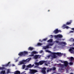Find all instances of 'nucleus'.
Instances as JSON below:
<instances>
[{
  "label": "nucleus",
  "instance_id": "obj_1",
  "mask_svg": "<svg viewBox=\"0 0 74 74\" xmlns=\"http://www.w3.org/2000/svg\"><path fill=\"white\" fill-rule=\"evenodd\" d=\"M31 74H34L36 73H37V70L35 69H31L30 71Z\"/></svg>",
  "mask_w": 74,
  "mask_h": 74
},
{
  "label": "nucleus",
  "instance_id": "obj_2",
  "mask_svg": "<svg viewBox=\"0 0 74 74\" xmlns=\"http://www.w3.org/2000/svg\"><path fill=\"white\" fill-rule=\"evenodd\" d=\"M46 68L45 67H44L42 68V70L41 71V73H42V74H46Z\"/></svg>",
  "mask_w": 74,
  "mask_h": 74
},
{
  "label": "nucleus",
  "instance_id": "obj_3",
  "mask_svg": "<svg viewBox=\"0 0 74 74\" xmlns=\"http://www.w3.org/2000/svg\"><path fill=\"white\" fill-rule=\"evenodd\" d=\"M60 31H59V30H58V29H56L53 31V33L55 34H57V33H58Z\"/></svg>",
  "mask_w": 74,
  "mask_h": 74
},
{
  "label": "nucleus",
  "instance_id": "obj_4",
  "mask_svg": "<svg viewBox=\"0 0 74 74\" xmlns=\"http://www.w3.org/2000/svg\"><path fill=\"white\" fill-rule=\"evenodd\" d=\"M46 61H41L39 62V65H42L44 63H45Z\"/></svg>",
  "mask_w": 74,
  "mask_h": 74
},
{
  "label": "nucleus",
  "instance_id": "obj_5",
  "mask_svg": "<svg viewBox=\"0 0 74 74\" xmlns=\"http://www.w3.org/2000/svg\"><path fill=\"white\" fill-rule=\"evenodd\" d=\"M64 64L65 67H67L68 66V62L67 61H65L64 62Z\"/></svg>",
  "mask_w": 74,
  "mask_h": 74
},
{
  "label": "nucleus",
  "instance_id": "obj_6",
  "mask_svg": "<svg viewBox=\"0 0 74 74\" xmlns=\"http://www.w3.org/2000/svg\"><path fill=\"white\" fill-rule=\"evenodd\" d=\"M56 55H57L58 56H61L62 55V53H61L60 52H57L56 53Z\"/></svg>",
  "mask_w": 74,
  "mask_h": 74
},
{
  "label": "nucleus",
  "instance_id": "obj_7",
  "mask_svg": "<svg viewBox=\"0 0 74 74\" xmlns=\"http://www.w3.org/2000/svg\"><path fill=\"white\" fill-rule=\"evenodd\" d=\"M58 65L60 66H61V67H62V69H64V68H65V66H64V65L63 64H58Z\"/></svg>",
  "mask_w": 74,
  "mask_h": 74
},
{
  "label": "nucleus",
  "instance_id": "obj_8",
  "mask_svg": "<svg viewBox=\"0 0 74 74\" xmlns=\"http://www.w3.org/2000/svg\"><path fill=\"white\" fill-rule=\"evenodd\" d=\"M18 55L20 56H24L23 52H21L18 54Z\"/></svg>",
  "mask_w": 74,
  "mask_h": 74
},
{
  "label": "nucleus",
  "instance_id": "obj_9",
  "mask_svg": "<svg viewBox=\"0 0 74 74\" xmlns=\"http://www.w3.org/2000/svg\"><path fill=\"white\" fill-rule=\"evenodd\" d=\"M49 48V45H46V46H44L43 47L44 49H48Z\"/></svg>",
  "mask_w": 74,
  "mask_h": 74
},
{
  "label": "nucleus",
  "instance_id": "obj_10",
  "mask_svg": "<svg viewBox=\"0 0 74 74\" xmlns=\"http://www.w3.org/2000/svg\"><path fill=\"white\" fill-rule=\"evenodd\" d=\"M28 51H33V49H34V48L32 47H29L28 48Z\"/></svg>",
  "mask_w": 74,
  "mask_h": 74
},
{
  "label": "nucleus",
  "instance_id": "obj_11",
  "mask_svg": "<svg viewBox=\"0 0 74 74\" xmlns=\"http://www.w3.org/2000/svg\"><path fill=\"white\" fill-rule=\"evenodd\" d=\"M59 44H64V45H66V42H60Z\"/></svg>",
  "mask_w": 74,
  "mask_h": 74
},
{
  "label": "nucleus",
  "instance_id": "obj_12",
  "mask_svg": "<svg viewBox=\"0 0 74 74\" xmlns=\"http://www.w3.org/2000/svg\"><path fill=\"white\" fill-rule=\"evenodd\" d=\"M38 56H39V55H35L34 56V58L35 59H37L38 58Z\"/></svg>",
  "mask_w": 74,
  "mask_h": 74
},
{
  "label": "nucleus",
  "instance_id": "obj_13",
  "mask_svg": "<svg viewBox=\"0 0 74 74\" xmlns=\"http://www.w3.org/2000/svg\"><path fill=\"white\" fill-rule=\"evenodd\" d=\"M69 59L71 62H73V61L74 60V58L73 57H71L69 58Z\"/></svg>",
  "mask_w": 74,
  "mask_h": 74
},
{
  "label": "nucleus",
  "instance_id": "obj_14",
  "mask_svg": "<svg viewBox=\"0 0 74 74\" xmlns=\"http://www.w3.org/2000/svg\"><path fill=\"white\" fill-rule=\"evenodd\" d=\"M20 73L21 72H20V71H16L15 72L14 74H20Z\"/></svg>",
  "mask_w": 74,
  "mask_h": 74
},
{
  "label": "nucleus",
  "instance_id": "obj_15",
  "mask_svg": "<svg viewBox=\"0 0 74 74\" xmlns=\"http://www.w3.org/2000/svg\"><path fill=\"white\" fill-rule=\"evenodd\" d=\"M53 58L54 59H55L56 58V53L53 52Z\"/></svg>",
  "mask_w": 74,
  "mask_h": 74
},
{
  "label": "nucleus",
  "instance_id": "obj_16",
  "mask_svg": "<svg viewBox=\"0 0 74 74\" xmlns=\"http://www.w3.org/2000/svg\"><path fill=\"white\" fill-rule=\"evenodd\" d=\"M23 54L24 55V56H25V55H27V54H28V52L26 51H24L23 52Z\"/></svg>",
  "mask_w": 74,
  "mask_h": 74
},
{
  "label": "nucleus",
  "instance_id": "obj_17",
  "mask_svg": "<svg viewBox=\"0 0 74 74\" xmlns=\"http://www.w3.org/2000/svg\"><path fill=\"white\" fill-rule=\"evenodd\" d=\"M32 54H38V52H37L36 51H34L32 52Z\"/></svg>",
  "mask_w": 74,
  "mask_h": 74
},
{
  "label": "nucleus",
  "instance_id": "obj_18",
  "mask_svg": "<svg viewBox=\"0 0 74 74\" xmlns=\"http://www.w3.org/2000/svg\"><path fill=\"white\" fill-rule=\"evenodd\" d=\"M31 60V58H28L27 59L25 60H26V62H29V61H30Z\"/></svg>",
  "mask_w": 74,
  "mask_h": 74
},
{
  "label": "nucleus",
  "instance_id": "obj_19",
  "mask_svg": "<svg viewBox=\"0 0 74 74\" xmlns=\"http://www.w3.org/2000/svg\"><path fill=\"white\" fill-rule=\"evenodd\" d=\"M43 44L42 43H41L40 42H39L38 43L37 45L38 46H39V47H40V46H41V45H42Z\"/></svg>",
  "mask_w": 74,
  "mask_h": 74
},
{
  "label": "nucleus",
  "instance_id": "obj_20",
  "mask_svg": "<svg viewBox=\"0 0 74 74\" xmlns=\"http://www.w3.org/2000/svg\"><path fill=\"white\" fill-rule=\"evenodd\" d=\"M53 40L52 39H50L49 40H48L47 41V42H52L53 41Z\"/></svg>",
  "mask_w": 74,
  "mask_h": 74
},
{
  "label": "nucleus",
  "instance_id": "obj_21",
  "mask_svg": "<svg viewBox=\"0 0 74 74\" xmlns=\"http://www.w3.org/2000/svg\"><path fill=\"white\" fill-rule=\"evenodd\" d=\"M73 49L74 50V47H72L71 49H69V51L70 52H73Z\"/></svg>",
  "mask_w": 74,
  "mask_h": 74
},
{
  "label": "nucleus",
  "instance_id": "obj_22",
  "mask_svg": "<svg viewBox=\"0 0 74 74\" xmlns=\"http://www.w3.org/2000/svg\"><path fill=\"white\" fill-rule=\"evenodd\" d=\"M27 68L32 67V64H29L27 66Z\"/></svg>",
  "mask_w": 74,
  "mask_h": 74
},
{
  "label": "nucleus",
  "instance_id": "obj_23",
  "mask_svg": "<svg viewBox=\"0 0 74 74\" xmlns=\"http://www.w3.org/2000/svg\"><path fill=\"white\" fill-rule=\"evenodd\" d=\"M5 71H1L0 72V74H5Z\"/></svg>",
  "mask_w": 74,
  "mask_h": 74
},
{
  "label": "nucleus",
  "instance_id": "obj_24",
  "mask_svg": "<svg viewBox=\"0 0 74 74\" xmlns=\"http://www.w3.org/2000/svg\"><path fill=\"white\" fill-rule=\"evenodd\" d=\"M58 37L59 38H62L63 36L62 35H58Z\"/></svg>",
  "mask_w": 74,
  "mask_h": 74
},
{
  "label": "nucleus",
  "instance_id": "obj_25",
  "mask_svg": "<svg viewBox=\"0 0 74 74\" xmlns=\"http://www.w3.org/2000/svg\"><path fill=\"white\" fill-rule=\"evenodd\" d=\"M71 23V22H67L66 23V25H70Z\"/></svg>",
  "mask_w": 74,
  "mask_h": 74
},
{
  "label": "nucleus",
  "instance_id": "obj_26",
  "mask_svg": "<svg viewBox=\"0 0 74 74\" xmlns=\"http://www.w3.org/2000/svg\"><path fill=\"white\" fill-rule=\"evenodd\" d=\"M35 64L36 66H39L40 65L39 62H35Z\"/></svg>",
  "mask_w": 74,
  "mask_h": 74
},
{
  "label": "nucleus",
  "instance_id": "obj_27",
  "mask_svg": "<svg viewBox=\"0 0 74 74\" xmlns=\"http://www.w3.org/2000/svg\"><path fill=\"white\" fill-rule=\"evenodd\" d=\"M66 24H64L62 27L63 28H65V27H66Z\"/></svg>",
  "mask_w": 74,
  "mask_h": 74
},
{
  "label": "nucleus",
  "instance_id": "obj_28",
  "mask_svg": "<svg viewBox=\"0 0 74 74\" xmlns=\"http://www.w3.org/2000/svg\"><path fill=\"white\" fill-rule=\"evenodd\" d=\"M4 69H5V68L4 67H0V70H3Z\"/></svg>",
  "mask_w": 74,
  "mask_h": 74
},
{
  "label": "nucleus",
  "instance_id": "obj_29",
  "mask_svg": "<svg viewBox=\"0 0 74 74\" xmlns=\"http://www.w3.org/2000/svg\"><path fill=\"white\" fill-rule=\"evenodd\" d=\"M10 63V62H8V63L6 64V66H9V64Z\"/></svg>",
  "mask_w": 74,
  "mask_h": 74
},
{
  "label": "nucleus",
  "instance_id": "obj_30",
  "mask_svg": "<svg viewBox=\"0 0 74 74\" xmlns=\"http://www.w3.org/2000/svg\"><path fill=\"white\" fill-rule=\"evenodd\" d=\"M25 63H24L23 61L21 62H20V64H24Z\"/></svg>",
  "mask_w": 74,
  "mask_h": 74
},
{
  "label": "nucleus",
  "instance_id": "obj_31",
  "mask_svg": "<svg viewBox=\"0 0 74 74\" xmlns=\"http://www.w3.org/2000/svg\"><path fill=\"white\" fill-rule=\"evenodd\" d=\"M22 66H23V69H25V64L23 65Z\"/></svg>",
  "mask_w": 74,
  "mask_h": 74
},
{
  "label": "nucleus",
  "instance_id": "obj_32",
  "mask_svg": "<svg viewBox=\"0 0 74 74\" xmlns=\"http://www.w3.org/2000/svg\"><path fill=\"white\" fill-rule=\"evenodd\" d=\"M47 40V38H46L45 39H43L42 40V41H46V40Z\"/></svg>",
  "mask_w": 74,
  "mask_h": 74
},
{
  "label": "nucleus",
  "instance_id": "obj_33",
  "mask_svg": "<svg viewBox=\"0 0 74 74\" xmlns=\"http://www.w3.org/2000/svg\"><path fill=\"white\" fill-rule=\"evenodd\" d=\"M52 70H56V68L55 67H53L52 68Z\"/></svg>",
  "mask_w": 74,
  "mask_h": 74
},
{
  "label": "nucleus",
  "instance_id": "obj_34",
  "mask_svg": "<svg viewBox=\"0 0 74 74\" xmlns=\"http://www.w3.org/2000/svg\"><path fill=\"white\" fill-rule=\"evenodd\" d=\"M74 63L73 62H71L69 63V64L71 66V65H73V64Z\"/></svg>",
  "mask_w": 74,
  "mask_h": 74
},
{
  "label": "nucleus",
  "instance_id": "obj_35",
  "mask_svg": "<svg viewBox=\"0 0 74 74\" xmlns=\"http://www.w3.org/2000/svg\"><path fill=\"white\" fill-rule=\"evenodd\" d=\"M53 44H51V43H50L49 44V46H52L53 45Z\"/></svg>",
  "mask_w": 74,
  "mask_h": 74
},
{
  "label": "nucleus",
  "instance_id": "obj_36",
  "mask_svg": "<svg viewBox=\"0 0 74 74\" xmlns=\"http://www.w3.org/2000/svg\"><path fill=\"white\" fill-rule=\"evenodd\" d=\"M55 37L56 38H58V35H55Z\"/></svg>",
  "mask_w": 74,
  "mask_h": 74
},
{
  "label": "nucleus",
  "instance_id": "obj_37",
  "mask_svg": "<svg viewBox=\"0 0 74 74\" xmlns=\"http://www.w3.org/2000/svg\"><path fill=\"white\" fill-rule=\"evenodd\" d=\"M56 43H59V42L58 40H56Z\"/></svg>",
  "mask_w": 74,
  "mask_h": 74
},
{
  "label": "nucleus",
  "instance_id": "obj_38",
  "mask_svg": "<svg viewBox=\"0 0 74 74\" xmlns=\"http://www.w3.org/2000/svg\"><path fill=\"white\" fill-rule=\"evenodd\" d=\"M49 70H50V72L52 70V68H51L49 69Z\"/></svg>",
  "mask_w": 74,
  "mask_h": 74
},
{
  "label": "nucleus",
  "instance_id": "obj_39",
  "mask_svg": "<svg viewBox=\"0 0 74 74\" xmlns=\"http://www.w3.org/2000/svg\"><path fill=\"white\" fill-rule=\"evenodd\" d=\"M42 52H43V51H42V50H41L40 51V53H42Z\"/></svg>",
  "mask_w": 74,
  "mask_h": 74
},
{
  "label": "nucleus",
  "instance_id": "obj_40",
  "mask_svg": "<svg viewBox=\"0 0 74 74\" xmlns=\"http://www.w3.org/2000/svg\"><path fill=\"white\" fill-rule=\"evenodd\" d=\"M49 71H50V70H49L48 69L47 70V73H48Z\"/></svg>",
  "mask_w": 74,
  "mask_h": 74
},
{
  "label": "nucleus",
  "instance_id": "obj_41",
  "mask_svg": "<svg viewBox=\"0 0 74 74\" xmlns=\"http://www.w3.org/2000/svg\"><path fill=\"white\" fill-rule=\"evenodd\" d=\"M23 62H26V60H22Z\"/></svg>",
  "mask_w": 74,
  "mask_h": 74
},
{
  "label": "nucleus",
  "instance_id": "obj_42",
  "mask_svg": "<svg viewBox=\"0 0 74 74\" xmlns=\"http://www.w3.org/2000/svg\"><path fill=\"white\" fill-rule=\"evenodd\" d=\"M69 33H74V31H70Z\"/></svg>",
  "mask_w": 74,
  "mask_h": 74
},
{
  "label": "nucleus",
  "instance_id": "obj_43",
  "mask_svg": "<svg viewBox=\"0 0 74 74\" xmlns=\"http://www.w3.org/2000/svg\"><path fill=\"white\" fill-rule=\"evenodd\" d=\"M50 36V37H51V38H52L53 37V36L52 35H51Z\"/></svg>",
  "mask_w": 74,
  "mask_h": 74
},
{
  "label": "nucleus",
  "instance_id": "obj_44",
  "mask_svg": "<svg viewBox=\"0 0 74 74\" xmlns=\"http://www.w3.org/2000/svg\"><path fill=\"white\" fill-rule=\"evenodd\" d=\"M65 28H66V29H68V28H69V27L68 26H67L65 27Z\"/></svg>",
  "mask_w": 74,
  "mask_h": 74
},
{
  "label": "nucleus",
  "instance_id": "obj_45",
  "mask_svg": "<svg viewBox=\"0 0 74 74\" xmlns=\"http://www.w3.org/2000/svg\"><path fill=\"white\" fill-rule=\"evenodd\" d=\"M49 50H46V51L47 52H48Z\"/></svg>",
  "mask_w": 74,
  "mask_h": 74
},
{
  "label": "nucleus",
  "instance_id": "obj_46",
  "mask_svg": "<svg viewBox=\"0 0 74 74\" xmlns=\"http://www.w3.org/2000/svg\"><path fill=\"white\" fill-rule=\"evenodd\" d=\"M48 52H49V53H51V51H50L49 50L48 51Z\"/></svg>",
  "mask_w": 74,
  "mask_h": 74
},
{
  "label": "nucleus",
  "instance_id": "obj_47",
  "mask_svg": "<svg viewBox=\"0 0 74 74\" xmlns=\"http://www.w3.org/2000/svg\"><path fill=\"white\" fill-rule=\"evenodd\" d=\"M51 56L49 55L48 56V58H50Z\"/></svg>",
  "mask_w": 74,
  "mask_h": 74
},
{
  "label": "nucleus",
  "instance_id": "obj_48",
  "mask_svg": "<svg viewBox=\"0 0 74 74\" xmlns=\"http://www.w3.org/2000/svg\"><path fill=\"white\" fill-rule=\"evenodd\" d=\"M31 56H34V54H32Z\"/></svg>",
  "mask_w": 74,
  "mask_h": 74
},
{
  "label": "nucleus",
  "instance_id": "obj_49",
  "mask_svg": "<svg viewBox=\"0 0 74 74\" xmlns=\"http://www.w3.org/2000/svg\"><path fill=\"white\" fill-rule=\"evenodd\" d=\"M33 66H34V64H33L32 66V67H33Z\"/></svg>",
  "mask_w": 74,
  "mask_h": 74
},
{
  "label": "nucleus",
  "instance_id": "obj_50",
  "mask_svg": "<svg viewBox=\"0 0 74 74\" xmlns=\"http://www.w3.org/2000/svg\"><path fill=\"white\" fill-rule=\"evenodd\" d=\"M72 30H73L74 31V28H72Z\"/></svg>",
  "mask_w": 74,
  "mask_h": 74
},
{
  "label": "nucleus",
  "instance_id": "obj_51",
  "mask_svg": "<svg viewBox=\"0 0 74 74\" xmlns=\"http://www.w3.org/2000/svg\"><path fill=\"white\" fill-rule=\"evenodd\" d=\"M58 31H60L59 32H62V31H61L60 30H58Z\"/></svg>",
  "mask_w": 74,
  "mask_h": 74
},
{
  "label": "nucleus",
  "instance_id": "obj_52",
  "mask_svg": "<svg viewBox=\"0 0 74 74\" xmlns=\"http://www.w3.org/2000/svg\"><path fill=\"white\" fill-rule=\"evenodd\" d=\"M13 66H15V65L14 64H12Z\"/></svg>",
  "mask_w": 74,
  "mask_h": 74
},
{
  "label": "nucleus",
  "instance_id": "obj_53",
  "mask_svg": "<svg viewBox=\"0 0 74 74\" xmlns=\"http://www.w3.org/2000/svg\"><path fill=\"white\" fill-rule=\"evenodd\" d=\"M7 73H10V72L9 71H8Z\"/></svg>",
  "mask_w": 74,
  "mask_h": 74
},
{
  "label": "nucleus",
  "instance_id": "obj_54",
  "mask_svg": "<svg viewBox=\"0 0 74 74\" xmlns=\"http://www.w3.org/2000/svg\"><path fill=\"white\" fill-rule=\"evenodd\" d=\"M70 74H73L72 73H70Z\"/></svg>",
  "mask_w": 74,
  "mask_h": 74
},
{
  "label": "nucleus",
  "instance_id": "obj_55",
  "mask_svg": "<svg viewBox=\"0 0 74 74\" xmlns=\"http://www.w3.org/2000/svg\"><path fill=\"white\" fill-rule=\"evenodd\" d=\"M25 71L23 72L22 73H25Z\"/></svg>",
  "mask_w": 74,
  "mask_h": 74
},
{
  "label": "nucleus",
  "instance_id": "obj_56",
  "mask_svg": "<svg viewBox=\"0 0 74 74\" xmlns=\"http://www.w3.org/2000/svg\"><path fill=\"white\" fill-rule=\"evenodd\" d=\"M17 61H18V60H16V62H17Z\"/></svg>",
  "mask_w": 74,
  "mask_h": 74
},
{
  "label": "nucleus",
  "instance_id": "obj_57",
  "mask_svg": "<svg viewBox=\"0 0 74 74\" xmlns=\"http://www.w3.org/2000/svg\"><path fill=\"white\" fill-rule=\"evenodd\" d=\"M49 11H50L49 10H48V12H49Z\"/></svg>",
  "mask_w": 74,
  "mask_h": 74
},
{
  "label": "nucleus",
  "instance_id": "obj_58",
  "mask_svg": "<svg viewBox=\"0 0 74 74\" xmlns=\"http://www.w3.org/2000/svg\"><path fill=\"white\" fill-rule=\"evenodd\" d=\"M46 66H47V65H48L47 64H46Z\"/></svg>",
  "mask_w": 74,
  "mask_h": 74
},
{
  "label": "nucleus",
  "instance_id": "obj_59",
  "mask_svg": "<svg viewBox=\"0 0 74 74\" xmlns=\"http://www.w3.org/2000/svg\"><path fill=\"white\" fill-rule=\"evenodd\" d=\"M41 41L40 40H39V41Z\"/></svg>",
  "mask_w": 74,
  "mask_h": 74
},
{
  "label": "nucleus",
  "instance_id": "obj_60",
  "mask_svg": "<svg viewBox=\"0 0 74 74\" xmlns=\"http://www.w3.org/2000/svg\"><path fill=\"white\" fill-rule=\"evenodd\" d=\"M39 58H40V57H39Z\"/></svg>",
  "mask_w": 74,
  "mask_h": 74
},
{
  "label": "nucleus",
  "instance_id": "obj_61",
  "mask_svg": "<svg viewBox=\"0 0 74 74\" xmlns=\"http://www.w3.org/2000/svg\"><path fill=\"white\" fill-rule=\"evenodd\" d=\"M26 69V70H27V69Z\"/></svg>",
  "mask_w": 74,
  "mask_h": 74
},
{
  "label": "nucleus",
  "instance_id": "obj_62",
  "mask_svg": "<svg viewBox=\"0 0 74 74\" xmlns=\"http://www.w3.org/2000/svg\"><path fill=\"white\" fill-rule=\"evenodd\" d=\"M73 45H74V43H73Z\"/></svg>",
  "mask_w": 74,
  "mask_h": 74
},
{
  "label": "nucleus",
  "instance_id": "obj_63",
  "mask_svg": "<svg viewBox=\"0 0 74 74\" xmlns=\"http://www.w3.org/2000/svg\"><path fill=\"white\" fill-rule=\"evenodd\" d=\"M62 63H63V62H62Z\"/></svg>",
  "mask_w": 74,
  "mask_h": 74
}]
</instances>
